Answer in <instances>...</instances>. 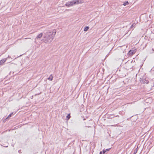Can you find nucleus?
Masks as SVG:
<instances>
[{
    "instance_id": "obj_17",
    "label": "nucleus",
    "mask_w": 154,
    "mask_h": 154,
    "mask_svg": "<svg viewBox=\"0 0 154 154\" xmlns=\"http://www.w3.org/2000/svg\"><path fill=\"white\" fill-rule=\"evenodd\" d=\"M110 149H106L105 150H106V151H108L110 150Z\"/></svg>"
},
{
    "instance_id": "obj_5",
    "label": "nucleus",
    "mask_w": 154,
    "mask_h": 154,
    "mask_svg": "<svg viewBox=\"0 0 154 154\" xmlns=\"http://www.w3.org/2000/svg\"><path fill=\"white\" fill-rule=\"evenodd\" d=\"M140 82L141 83L144 84H148L149 82L148 80H146L145 79H141L140 80Z\"/></svg>"
},
{
    "instance_id": "obj_7",
    "label": "nucleus",
    "mask_w": 154,
    "mask_h": 154,
    "mask_svg": "<svg viewBox=\"0 0 154 154\" xmlns=\"http://www.w3.org/2000/svg\"><path fill=\"white\" fill-rule=\"evenodd\" d=\"M135 52L134 51H132L131 50H130L129 51L128 53V54L129 56H131L133 54L135 53Z\"/></svg>"
},
{
    "instance_id": "obj_11",
    "label": "nucleus",
    "mask_w": 154,
    "mask_h": 154,
    "mask_svg": "<svg viewBox=\"0 0 154 154\" xmlns=\"http://www.w3.org/2000/svg\"><path fill=\"white\" fill-rule=\"evenodd\" d=\"M89 27L86 26L84 28V31L85 32H86L88 30V29H89Z\"/></svg>"
},
{
    "instance_id": "obj_1",
    "label": "nucleus",
    "mask_w": 154,
    "mask_h": 154,
    "mask_svg": "<svg viewBox=\"0 0 154 154\" xmlns=\"http://www.w3.org/2000/svg\"><path fill=\"white\" fill-rule=\"evenodd\" d=\"M56 34L55 30L48 32L45 33L42 41L45 43L51 42L54 38Z\"/></svg>"
},
{
    "instance_id": "obj_19",
    "label": "nucleus",
    "mask_w": 154,
    "mask_h": 154,
    "mask_svg": "<svg viewBox=\"0 0 154 154\" xmlns=\"http://www.w3.org/2000/svg\"><path fill=\"white\" fill-rule=\"evenodd\" d=\"M100 154H103V152L102 151L100 152Z\"/></svg>"
},
{
    "instance_id": "obj_4",
    "label": "nucleus",
    "mask_w": 154,
    "mask_h": 154,
    "mask_svg": "<svg viewBox=\"0 0 154 154\" xmlns=\"http://www.w3.org/2000/svg\"><path fill=\"white\" fill-rule=\"evenodd\" d=\"M65 5L68 7L72 6L73 5V1L68 2L66 3Z\"/></svg>"
},
{
    "instance_id": "obj_16",
    "label": "nucleus",
    "mask_w": 154,
    "mask_h": 154,
    "mask_svg": "<svg viewBox=\"0 0 154 154\" xmlns=\"http://www.w3.org/2000/svg\"><path fill=\"white\" fill-rule=\"evenodd\" d=\"M106 152V150H103V152H102L103 154H104Z\"/></svg>"
},
{
    "instance_id": "obj_14",
    "label": "nucleus",
    "mask_w": 154,
    "mask_h": 154,
    "mask_svg": "<svg viewBox=\"0 0 154 154\" xmlns=\"http://www.w3.org/2000/svg\"><path fill=\"white\" fill-rule=\"evenodd\" d=\"M135 24H133L131 26V29H132L133 28V27H134V26H135Z\"/></svg>"
},
{
    "instance_id": "obj_10",
    "label": "nucleus",
    "mask_w": 154,
    "mask_h": 154,
    "mask_svg": "<svg viewBox=\"0 0 154 154\" xmlns=\"http://www.w3.org/2000/svg\"><path fill=\"white\" fill-rule=\"evenodd\" d=\"M129 4V3L128 1L125 2L123 5L124 6H126L128 5Z\"/></svg>"
},
{
    "instance_id": "obj_21",
    "label": "nucleus",
    "mask_w": 154,
    "mask_h": 154,
    "mask_svg": "<svg viewBox=\"0 0 154 154\" xmlns=\"http://www.w3.org/2000/svg\"><path fill=\"white\" fill-rule=\"evenodd\" d=\"M10 58L11 57L8 56L7 58Z\"/></svg>"
},
{
    "instance_id": "obj_13",
    "label": "nucleus",
    "mask_w": 154,
    "mask_h": 154,
    "mask_svg": "<svg viewBox=\"0 0 154 154\" xmlns=\"http://www.w3.org/2000/svg\"><path fill=\"white\" fill-rule=\"evenodd\" d=\"M70 118V114H68L67 116H66V118L67 119V120H69Z\"/></svg>"
},
{
    "instance_id": "obj_15",
    "label": "nucleus",
    "mask_w": 154,
    "mask_h": 154,
    "mask_svg": "<svg viewBox=\"0 0 154 154\" xmlns=\"http://www.w3.org/2000/svg\"><path fill=\"white\" fill-rule=\"evenodd\" d=\"M13 113H11L8 116V117H11V115H12Z\"/></svg>"
},
{
    "instance_id": "obj_6",
    "label": "nucleus",
    "mask_w": 154,
    "mask_h": 154,
    "mask_svg": "<svg viewBox=\"0 0 154 154\" xmlns=\"http://www.w3.org/2000/svg\"><path fill=\"white\" fill-rule=\"evenodd\" d=\"M7 60V58H5L2 59L0 61V65H2Z\"/></svg>"
},
{
    "instance_id": "obj_22",
    "label": "nucleus",
    "mask_w": 154,
    "mask_h": 154,
    "mask_svg": "<svg viewBox=\"0 0 154 154\" xmlns=\"http://www.w3.org/2000/svg\"><path fill=\"white\" fill-rule=\"evenodd\" d=\"M27 38H26L25 39H27Z\"/></svg>"
},
{
    "instance_id": "obj_3",
    "label": "nucleus",
    "mask_w": 154,
    "mask_h": 154,
    "mask_svg": "<svg viewBox=\"0 0 154 154\" xmlns=\"http://www.w3.org/2000/svg\"><path fill=\"white\" fill-rule=\"evenodd\" d=\"M125 66L127 69H131L132 67V62L128 61L125 63Z\"/></svg>"
},
{
    "instance_id": "obj_12",
    "label": "nucleus",
    "mask_w": 154,
    "mask_h": 154,
    "mask_svg": "<svg viewBox=\"0 0 154 154\" xmlns=\"http://www.w3.org/2000/svg\"><path fill=\"white\" fill-rule=\"evenodd\" d=\"M73 5L78 4L77 0H73Z\"/></svg>"
},
{
    "instance_id": "obj_20",
    "label": "nucleus",
    "mask_w": 154,
    "mask_h": 154,
    "mask_svg": "<svg viewBox=\"0 0 154 154\" xmlns=\"http://www.w3.org/2000/svg\"><path fill=\"white\" fill-rule=\"evenodd\" d=\"M8 145H6V146H5V147H8Z\"/></svg>"
},
{
    "instance_id": "obj_9",
    "label": "nucleus",
    "mask_w": 154,
    "mask_h": 154,
    "mask_svg": "<svg viewBox=\"0 0 154 154\" xmlns=\"http://www.w3.org/2000/svg\"><path fill=\"white\" fill-rule=\"evenodd\" d=\"M78 4H81L83 3V0H77Z\"/></svg>"
},
{
    "instance_id": "obj_8",
    "label": "nucleus",
    "mask_w": 154,
    "mask_h": 154,
    "mask_svg": "<svg viewBox=\"0 0 154 154\" xmlns=\"http://www.w3.org/2000/svg\"><path fill=\"white\" fill-rule=\"evenodd\" d=\"M53 78V76L52 75H51L50 77L48 78V79L50 81H52Z\"/></svg>"
},
{
    "instance_id": "obj_18",
    "label": "nucleus",
    "mask_w": 154,
    "mask_h": 154,
    "mask_svg": "<svg viewBox=\"0 0 154 154\" xmlns=\"http://www.w3.org/2000/svg\"><path fill=\"white\" fill-rule=\"evenodd\" d=\"M18 152L19 153H21V150H20L18 151Z\"/></svg>"
},
{
    "instance_id": "obj_2",
    "label": "nucleus",
    "mask_w": 154,
    "mask_h": 154,
    "mask_svg": "<svg viewBox=\"0 0 154 154\" xmlns=\"http://www.w3.org/2000/svg\"><path fill=\"white\" fill-rule=\"evenodd\" d=\"M43 35L42 33H41L38 34L35 39L34 42L35 43L38 45V47L39 46L40 44L41 43V41L40 39L42 37Z\"/></svg>"
}]
</instances>
